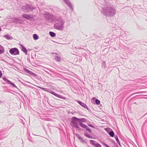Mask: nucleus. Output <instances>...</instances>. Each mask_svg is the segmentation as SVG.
I'll return each instance as SVG.
<instances>
[{
  "label": "nucleus",
  "mask_w": 147,
  "mask_h": 147,
  "mask_svg": "<svg viewBox=\"0 0 147 147\" xmlns=\"http://www.w3.org/2000/svg\"><path fill=\"white\" fill-rule=\"evenodd\" d=\"M105 4H102V13L107 17L113 16L115 14L116 10L114 7L108 3L107 1L103 0Z\"/></svg>",
  "instance_id": "obj_1"
},
{
  "label": "nucleus",
  "mask_w": 147,
  "mask_h": 147,
  "mask_svg": "<svg viewBox=\"0 0 147 147\" xmlns=\"http://www.w3.org/2000/svg\"><path fill=\"white\" fill-rule=\"evenodd\" d=\"M86 121V119L85 118H78L75 117H73L72 118L71 121V124L72 126L74 127L75 128L77 129L78 131L82 130L79 127V125L81 127V125L84 124L82 122H85Z\"/></svg>",
  "instance_id": "obj_2"
},
{
  "label": "nucleus",
  "mask_w": 147,
  "mask_h": 147,
  "mask_svg": "<svg viewBox=\"0 0 147 147\" xmlns=\"http://www.w3.org/2000/svg\"><path fill=\"white\" fill-rule=\"evenodd\" d=\"M65 22L64 20L61 18L56 19L55 23L54 25V28L59 30H63L64 28Z\"/></svg>",
  "instance_id": "obj_3"
},
{
  "label": "nucleus",
  "mask_w": 147,
  "mask_h": 147,
  "mask_svg": "<svg viewBox=\"0 0 147 147\" xmlns=\"http://www.w3.org/2000/svg\"><path fill=\"white\" fill-rule=\"evenodd\" d=\"M35 7H33L32 4H27L21 7L22 10L25 12H28L32 11L35 9Z\"/></svg>",
  "instance_id": "obj_4"
},
{
  "label": "nucleus",
  "mask_w": 147,
  "mask_h": 147,
  "mask_svg": "<svg viewBox=\"0 0 147 147\" xmlns=\"http://www.w3.org/2000/svg\"><path fill=\"white\" fill-rule=\"evenodd\" d=\"M46 92H49L59 98L62 99L66 100H67L68 99V98H67L65 97L62 96V95L57 94V93L53 92L52 90L50 88H47Z\"/></svg>",
  "instance_id": "obj_5"
},
{
  "label": "nucleus",
  "mask_w": 147,
  "mask_h": 147,
  "mask_svg": "<svg viewBox=\"0 0 147 147\" xmlns=\"http://www.w3.org/2000/svg\"><path fill=\"white\" fill-rule=\"evenodd\" d=\"M10 54L16 55H19L20 52L18 49L16 48H13L11 49L9 51Z\"/></svg>",
  "instance_id": "obj_6"
},
{
  "label": "nucleus",
  "mask_w": 147,
  "mask_h": 147,
  "mask_svg": "<svg viewBox=\"0 0 147 147\" xmlns=\"http://www.w3.org/2000/svg\"><path fill=\"white\" fill-rule=\"evenodd\" d=\"M102 40V44L105 46H108L109 44H111V42L114 41V39L110 40L109 38H107L106 39Z\"/></svg>",
  "instance_id": "obj_7"
},
{
  "label": "nucleus",
  "mask_w": 147,
  "mask_h": 147,
  "mask_svg": "<svg viewBox=\"0 0 147 147\" xmlns=\"http://www.w3.org/2000/svg\"><path fill=\"white\" fill-rule=\"evenodd\" d=\"M3 80H4L5 82H7V83L11 85L13 87L15 88H17L18 90H20L14 84V83L12 82L10 80H8L7 78L5 77L3 78Z\"/></svg>",
  "instance_id": "obj_8"
},
{
  "label": "nucleus",
  "mask_w": 147,
  "mask_h": 147,
  "mask_svg": "<svg viewBox=\"0 0 147 147\" xmlns=\"http://www.w3.org/2000/svg\"><path fill=\"white\" fill-rule=\"evenodd\" d=\"M76 136L78 139H79L82 143L84 144H87L88 141L87 140L83 139V138L81 137L79 134H76Z\"/></svg>",
  "instance_id": "obj_9"
},
{
  "label": "nucleus",
  "mask_w": 147,
  "mask_h": 147,
  "mask_svg": "<svg viewBox=\"0 0 147 147\" xmlns=\"http://www.w3.org/2000/svg\"><path fill=\"white\" fill-rule=\"evenodd\" d=\"M22 18L26 19L29 20H31L33 19V16L31 14H24L22 15Z\"/></svg>",
  "instance_id": "obj_10"
},
{
  "label": "nucleus",
  "mask_w": 147,
  "mask_h": 147,
  "mask_svg": "<svg viewBox=\"0 0 147 147\" xmlns=\"http://www.w3.org/2000/svg\"><path fill=\"white\" fill-rule=\"evenodd\" d=\"M23 69L24 71L25 72L28 74L30 75L34 76L35 77H36V76H37V75L36 74L31 71H30L28 69L25 67H24Z\"/></svg>",
  "instance_id": "obj_11"
},
{
  "label": "nucleus",
  "mask_w": 147,
  "mask_h": 147,
  "mask_svg": "<svg viewBox=\"0 0 147 147\" xmlns=\"http://www.w3.org/2000/svg\"><path fill=\"white\" fill-rule=\"evenodd\" d=\"M65 4L67 5L72 10H73L74 8L69 0H63Z\"/></svg>",
  "instance_id": "obj_12"
},
{
  "label": "nucleus",
  "mask_w": 147,
  "mask_h": 147,
  "mask_svg": "<svg viewBox=\"0 0 147 147\" xmlns=\"http://www.w3.org/2000/svg\"><path fill=\"white\" fill-rule=\"evenodd\" d=\"M92 104L97 105H99L100 104V101L95 97H93L92 98L91 100Z\"/></svg>",
  "instance_id": "obj_13"
},
{
  "label": "nucleus",
  "mask_w": 147,
  "mask_h": 147,
  "mask_svg": "<svg viewBox=\"0 0 147 147\" xmlns=\"http://www.w3.org/2000/svg\"><path fill=\"white\" fill-rule=\"evenodd\" d=\"M90 142L91 144L95 147H101V145L100 144L94 140H90Z\"/></svg>",
  "instance_id": "obj_14"
},
{
  "label": "nucleus",
  "mask_w": 147,
  "mask_h": 147,
  "mask_svg": "<svg viewBox=\"0 0 147 147\" xmlns=\"http://www.w3.org/2000/svg\"><path fill=\"white\" fill-rule=\"evenodd\" d=\"M78 103L83 108L86 109L88 111L90 109L89 108H88L87 105L84 103L83 102L80 101L78 100L77 101Z\"/></svg>",
  "instance_id": "obj_15"
},
{
  "label": "nucleus",
  "mask_w": 147,
  "mask_h": 147,
  "mask_svg": "<svg viewBox=\"0 0 147 147\" xmlns=\"http://www.w3.org/2000/svg\"><path fill=\"white\" fill-rule=\"evenodd\" d=\"M20 46L21 47V49L22 51L25 53L26 55L28 54V50L26 48L22 45L20 44Z\"/></svg>",
  "instance_id": "obj_16"
},
{
  "label": "nucleus",
  "mask_w": 147,
  "mask_h": 147,
  "mask_svg": "<svg viewBox=\"0 0 147 147\" xmlns=\"http://www.w3.org/2000/svg\"><path fill=\"white\" fill-rule=\"evenodd\" d=\"M81 127L85 129H86L87 131H88L89 132L91 133L92 132V131L91 129L89 128L85 124H82L81 125Z\"/></svg>",
  "instance_id": "obj_17"
},
{
  "label": "nucleus",
  "mask_w": 147,
  "mask_h": 147,
  "mask_svg": "<svg viewBox=\"0 0 147 147\" xmlns=\"http://www.w3.org/2000/svg\"><path fill=\"white\" fill-rule=\"evenodd\" d=\"M3 36L8 40H11L13 38L11 36L8 34L4 35Z\"/></svg>",
  "instance_id": "obj_18"
},
{
  "label": "nucleus",
  "mask_w": 147,
  "mask_h": 147,
  "mask_svg": "<svg viewBox=\"0 0 147 147\" xmlns=\"http://www.w3.org/2000/svg\"><path fill=\"white\" fill-rule=\"evenodd\" d=\"M109 51V49L106 48L104 49L102 51V55H106L108 53Z\"/></svg>",
  "instance_id": "obj_19"
},
{
  "label": "nucleus",
  "mask_w": 147,
  "mask_h": 147,
  "mask_svg": "<svg viewBox=\"0 0 147 147\" xmlns=\"http://www.w3.org/2000/svg\"><path fill=\"white\" fill-rule=\"evenodd\" d=\"M52 15L51 14L49 13H48L46 14V15L45 16V18L46 19L49 20L50 19V18L51 16Z\"/></svg>",
  "instance_id": "obj_20"
},
{
  "label": "nucleus",
  "mask_w": 147,
  "mask_h": 147,
  "mask_svg": "<svg viewBox=\"0 0 147 147\" xmlns=\"http://www.w3.org/2000/svg\"><path fill=\"white\" fill-rule=\"evenodd\" d=\"M102 67L104 68L105 70H107L108 69V67L106 66L105 65V62L103 61L102 63Z\"/></svg>",
  "instance_id": "obj_21"
},
{
  "label": "nucleus",
  "mask_w": 147,
  "mask_h": 147,
  "mask_svg": "<svg viewBox=\"0 0 147 147\" xmlns=\"http://www.w3.org/2000/svg\"><path fill=\"white\" fill-rule=\"evenodd\" d=\"M50 19L49 20V21L50 22H53L54 21L55 23V20L57 18H55L52 15L51 16L50 18Z\"/></svg>",
  "instance_id": "obj_22"
},
{
  "label": "nucleus",
  "mask_w": 147,
  "mask_h": 147,
  "mask_svg": "<svg viewBox=\"0 0 147 147\" xmlns=\"http://www.w3.org/2000/svg\"><path fill=\"white\" fill-rule=\"evenodd\" d=\"M49 34L50 36L52 37H55L56 35V34L55 32L51 31L49 32Z\"/></svg>",
  "instance_id": "obj_23"
},
{
  "label": "nucleus",
  "mask_w": 147,
  "mask_h": 147,
  "mask_svg": "<svg viewBox=\"0 0 147 147\" xmlns=\"http://www.w3.org/2000/svg\"><path fill=\"white\" fill-rule=\"evenodd\" d=\"M4 51V49L3 47L1 45H0V54H3Z\"/></svg>",
  "instance_id": "obj_24"
},
{
  "label": "nucleus",
  "mask_w": 147,
  "mask_h": 147,
  "mask_svg": "<svg viewBox=\"0 0 147 147\" xmlns=\"http://www.w3.org/2000/svg\"><path fill=\"white\" fill-rule=\"evenodd\" d=\"M108 134L112 137H114L115 136V133L112 130Z\"/></svg>",
  "instance_id": "obj_25"
},
{
  "label": "nucleus",
  "mask_w": 147,
  "mask_h": 147,
  "mask_svg": "<svg viewBox=\"0 0 147 147\" xmlns=\"http://www.w3.org/2000/svg\"><path fill=\"white\" fill-rule=\"evenodd\" d=\"M55 59L57 61H60L61 59V57L58 56H55Z\"/></svg>",
  "instance_id": "obj_26"
},
{
  "label": "nucleus",
  "mask_w": 147,
  "mask_h": 147,
  "mask_svg": "<svg viewBox=\"0 0 147 147\" xmlns=\"http://www.w3.org/2000/svg\"><path fill=\"white\" fill-rule=\"evenodd\" d=\"M115 139H116V141L118 143L119 145L121 146V144H120V143L119 141V139H118V136H117V135H115Z\"/></svg>",
  "instance_id": "obj_27"
},
{
  "label": "nucleus",
  "mask_w": 147,
  "mask_h": 147,
  "mask_svg": "<svg viewBox=\"0 0 147 147\" xmlns=\"http://www.w3.org/2000/svg\"><path fill=\"white\" fill-rule=\"evenodd\" d=\"M100 1L98 0L97 1V5L98 9L99 10H100V8L101 7L100 6L101 4L100 3Z\"/></svg>",
  "instance_id": "obj_28"
},
{
  "label": "nucleus",
  "mask_w": 147,
  "mask_h": 147,
  "mask_svg": "<svg viewBox=\"0 0 147 147\" xmlns=\"http://www.w3.org/2000/svg\"><path fill=\"white\" fill-rule=\"evenodd\" d=\"M33 37L34 40H37L38 38V36L36 34H33Z\"/></svg>",
  "instance_id": "obj_29"
},
{
  "label": "nucleus",
  "mask_w": 147,
  "mask_h": 147,
  "mask_svg": "<svg viewBox=\"0 0 147 147\" xmlns=\"http://www.w3.org/2000/svg\"><path fill=\"white\" fill-rule=\"evenodd\" d=\"M84 135L87 137L88 138H89L90 139H92L93 138L92 137L89 135V134H88L86 132H84Z\"/></svg>",
  "instance_id": "obj_30"
},
{
  "label": "nucleus",
  "mask_w": 147,
  "mask_h": 147,
  "mask_svg": "<svg viewBox=\"0 0 147 147\" xmlns=\"http://www.w3.org/2000/svg\"><path fill=\"white\" fill-rule=\"evenodd\" d=\"M104 129L109 134L110 132L112 130L109 127L105 128Z\"/></svg>",
  "instance_id": "obj_31"
},
{
  "label": "nucleus",
  "mask_w": 147,
  "mask_h": 147,
  "mask_svg": "<svg viewBox=\"0 0 147 147\" xmlns=\"http://www.w3.org/2000/svg\"><path fill=\"white\" fill-rule=\"evenodd\" d=\"M13 19L14 20H16V21L21 20L20 19V18L19 17L14 18H13Z\"/></svg>",
  "instance_id": "obj_32"
},
{
  "label": "nucleus",
  "mask_w": 147,
  "mask_h": 147,
  "mask_svg": "<svg viewBox=\"0 0 147 147\" xmlns=\"http://www.w3.org/2000/svg\"><path fill=\"white\" fill-rule=\"evenodd\" d=\"M38 88H39L43 90L46 92L47 88L42 87H40V86H38Z\"/></svg>",
  "instance_id": "obj_33"
},
{
  "label": "nucleus",
  "mask_w": 147,
  "mask_h": 147,
  "mask_svg": "<svg viewBox=\"0 0 147 147\" xmlns=\"http://www.w3.org/2000/svg\"><path fill=\"white\" fill-rule=\"evenodd\" d=\"M29 137H28V140L29 141H31V142H33V141H32V138H31V137H30V134H29Z\"/></svg>",
  "instance_id": "obj_34"
},
{
  "label": "nucleus",
  "mask_w": 147,
  "mask_h": 147,
  "mask_svg": "<svg viewBox=\"0 0 147 147\" xmlns=\"http://www.w3.org/2000/svg\"><path fill=\"white\" fill-rule=\"evenodd\" d=\"M144 92H143V91L139 92H137L133 93L131 95H134V94H135L142 93H144Z\"/></svg>",
  "instance_id": "obj_35"
},
{
  "label": "nucleus",
  "mask_w": 147,
  "mask_h": 147,
  "mask_svg": "<svg viewBox=\"0 0 147 147\" xmlns=\"http://www.w3.org/2000/svg\"><path fill=\"white\" fill-rule=\"evenodd\" d=\"M88 126H89L91 127H92L93 128H95V127L92 125L91 124H88Z\"/></svg>",
  "instance_id": "obj_36"
},
{
  "label": "nucleus",
  "mask_w": 147,
  "mask_h": 147,
  "mask_svg": "<svg viewBox=\"0 0 147 147\" xmlns=\"http://www.w3.org/2000/svg\"><path fill=\"white\" fill-rule=\"evenodd\" d=\"M111 141L112 142V143H113L114 144H116V142L113 140L111 139Z\"/></svg>",
  "instance_id": "obj_37"
},
{
  "label": "nucleus",
  "mask_w": 147,
  "mask_h": 147,
  "mask_svg": "<svg viewBox=\"0 0 147 147\" xmlns=\"http://www.w3.org/2000/svg\"><path fill=\"white\" fill-rule=\"evenodd\" d=\"M3 75L2 73L1 70H0V78H1Z\"/></svg>",
  "instance_id": "obj_38"
},
{
  "label": "nucleus",
  "mask_w": 147,
  "mask_h": 147,
  "mask_svg": "<svg viewBox=\"0 0 147 147\" xmlns=\"http://www.w3.org/2000/svg\"><path fill=\"white\" fill-rule=\"evenodd\" d=\"M27 60L30 63H31V61H30V59L29 58H28V57H27Z\"/></svg>",
  "instance_id": "obj_39"
},
{
  "label": "nucleus",
  "mask_w": 147,
  "mask_h": 147,
  "mask_svg": "<svg viewBox=\"0 0 147 147\" xmlns=\"http://www.w3.org/2000/svg\"><path fill=\"white\" fill-rule=\"evenodd\" d=\"M83 56H84V57H85L86 56H87V55H86V53H84V54H83Z\"/></svg>",
  "instance_id": "obj_40"
},
{
  "label": "nucleus",
  "mask_w": 147,
  "mask_h": 147,
  "mask_svg": "<svg viewBox=\"0 0 147 147\" xmlns=\"http://www.w3.org/2000/svg\"><path fill=\"white\" fill-rule=\"evenodd\" d=\"M32 50V49H27V50H28V51H30Z\"/></svg>",
  "instance_id": "obj_41"
},
{
  "label": "nucleus",
  "mask_w": 147,
  "mask_h": 147,
  "mask_svg": "<svg viewBox=\"0 0 147 147\" xmlns=\"http://www.w3.org/2000/svg\"><path fill=\"white\" fill-rule=\"evenodd\" d=\"M21 120V122L22 123L23 125H24V123L23 122V120L22 119H20Z\"/></svg>",
  "instance_id": "obj_42"
},
{
  "label": "nucleus",
  "mask_w": 147,
  "mask_h": 147,
  "mask_svg": "<svg viewBox=\"0 0 147 147\" xmlns=\"http://www.w3.org/2000/svg\"><path fill=\"white\" fill-rule=\"evenodd\" d=\"M23 21L21 20V22H19V23H20V24H22L23 23Z\"/></svg>",
  "instance_id": "obj_43"
},
{
  "label": "nucleus",
  "mask_w": 147,
  "mask_h": 147,
  "mask_svg": "<svg viewBox=\"0 0 147 147\" xmlns=\"http://www.w3.org/2000/svg\"><path fill=\"white\" fill-rule=\"evenodd\" d=\"M3 134V133L1 131H0V135H2Z\"/></svg>",
  "instance_id": "obj_44"
},
{
  "label": "nucleus",
  "mask_w": 147,
  "mask_h": 147,
  "mask_svg": "<svg viewBox=\"0 0 147 147\" xmlns=\"http://www.w3.org/2000/svg\"><path fill=\"white\" fill-rule=\"evenodd\" d=\"M23 94V95H24V96L25 98H26V97H27L26 96V95H25V94Z\"/></svg>",
  "instance_id": "obj_45"
},
{
  "label": "nucleus",
  "mask_w": 147,
  "mask_h": 147,
  "mask_svg": "<svg viewBox=\"0 0 147 147\" xmlns=\"http://www.w3.org/2000/svg\"><path fill=\"white\" fill-rule=\"evenodd\" d=\"M147 120L144 123V124H145L146 123H147Z\"/></svg>",
  "instance_id": "obj_46"
},
{
  "label": "nucleus",
  "mask_w": 147,
  "mask_h": 147,
  "mask_svg": "<svg viewBox=\"0 0 147 147\" xmlns=\"http://www.w3.org/2000/svg\"><path fill=\"white\" fill-rule=\"evenodd\" d=\"M56 54V55H57V53H53V54Z\"/></svg>",
  "instance_id": "obj_47"
},
{
  "label": "nucleus",
  "mask_w": 147,
  "mask_h": 147,
  "mask_svg": "<svg viewBox=\"0 0 147 147\" xmlns=\"http://www.w3.org/2000/svg\"><path fill=\"white\" fill-rule=\"evenodd\" d=\"M1 28H0V32L1 31Z\"/></svg>",
  "instance_id": "obj_48"
},
{
  "label": "nucleus",
  "mask_w": 147,
  "mask_h": 147,
  "mask_svg": "<svg viewBox=\"0 0 147 147\" xmlns=\"http://www.w3.org/2000/svg\"><path fill=\"white\" fill-rule=\"evenodd\" d=\"M82 58H81V59H80V58L79 59V60H82Z\"/></svg>",
  "instance_id": "obj_49"
},
{
  "label": "nucleus",
  "mask_w": 147,
  "mask_h": 147,
  "mask_svg": "<svg viewBox=\"0 0 147 147\" xmlns=\"http://www.w3.org/2000/svg\"><path fill=\"white\" fill-rule=\"evenodd\" d=\"M82 58H81V59H80V58L79 59V60H82Z\"/></svg>",
  "instance_id": "obj_50"
},
{
  "label": "nucleus",
  "mask_w": 147,
  "mask_h": 147,
  "mask_svg": "<svg viewBox=\"0 0 147 147\" xmlns=\"http://www.w3.org/2000/svg\"><path fill=\"white\" fill-rule=\"evenodd\" d=\"M82 58H81V59H80V58L79 59V60H82Z\"/></svg>",
  "instance_id": "obj_51"
},
{
  "label": "nucleus",
  "mask_w": 147,
  "mask_h": 147,
  "mask_svg": "<svg viewBox=\"0 0 147 147\" xmlns=\"http://www.w3.org/2000/svg\"><path fill=\"white\" fill-rule=\"evenodd\" d=\"M121 36V35H120L118 37L120 38Z\"/></svg>",
  "instance_id": "obj_52"
},
{
  "label": "nucleus",
  "mask_w": 147,
  "mask_h": 147,
  "mask_svg": "<svg viewBox=\"0 0 147 147\" xmlns=\"http://www.w3.org/2000/svg\"><path fill=\"white\" fill-rule=\"evenodd\" d=\"M78 49H81V48L80 47H79V48H78Z\"/></svg>",
  "instance_id": "obj_53"
},
{
  "label": "nucleus",
  "mask_w": 147,
  "mask_h": 147,
  "mask_svg": "<svg viewBox=\"0 0 147 147\" xmlns=\"http://www.w3.org/2000/svg\"><path fill=\"white\" fill-rule=\"evenodd\" d=\"M32 58H33V57H32V56H31Z\"/></svg>",
  "instance_id": "obj_54"
},
{
  "label": "nucleus",
  "mask_w": 147,
  "mask_h": 147,
  "mask_svg": "<svg viewBox=\"0 0 147 147\" xmlns=\"http://www.w3.org/2000/svg\"><path fill=\"white\" fill-rule=\"evenodd\" d=\"M101 121H103V119H102Z\"/></svg>",
  "instance_id": "obj_55"
},
{
  "label": "nucleus",
  "mask_w": 147,
  "mask_h": 147,
  "mask_svg": "<svg viewBox=\"0 0 147 147\" xmlns=\"http://www.w3.org/2000/svg\"><path fill=\"white\" fill-rule=\"evenodd\" d=\"M21 92L23 94L22 92Z\"/></svg>",
  "instance_id": "obj_56"
}]
</instances>
